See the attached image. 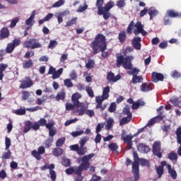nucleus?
Wrapping results in <instances>:
<instances>
[{"mask_svg":"<svg viewBox=\"0 0 181 181\" xmlns=\"http://www.w3.org/2000/svg\"><path fill=\"white\" fill-rule=\"evenodd\" d=\"M94 158V153H90L87 156H84L81 158L82 163L78 167H71L66 170V175H81L84 170H88L90 167V160Z\"/></svg>","mask_w":181,"mask_h":181,"instance_id":"1","label":"nucleus"},{"mask_svg":"<svg viewBox=\"0 0 181 181\" xmlns=\"http://www.w3.org/2000/svg\"><path fill=\"white\" fill-rule=\"evenodd\" d=\"M90 47H92L94 54H97L98 49H100L102 57L104 59L108 57V52H104L107 49V43L105 42V36L103 35H98L95 38V41L90 44Z\"/></svg>","mask_w":181,"mask_h":181,"instance_id":"2","label":"nucleus"},{"mask_svg":"<svg viewBox=\"0 0 181 181\" xmlns=\"http://www.w3.org/2000/svg\"><path fill=\"white\" fill-rule=\"evenodd\" d=\"M134 59L133 56H127L125 58L121 54H117V66L121 67L123 66L124 69L126 70H131L132 69V59Z\"/></svg>","mask_w":181,"mask_h":181,"instance_id":"3","label":"nucleus"},{"mask_svg":"<svg viewBox=\"0 0 181 181\" xmlns=\"http://www.w3.org/2000/svg\"><path fill=\"white\" fill-rule=\"evenodd\" d=\"M135 28L134 33L136 36H138L139 33L142 35V36H146L148 33L144 30V25L141 23V21H137L136 24L134 23V21H132L129 25L127 32V33H132V29Z\"/></svg>","mask_w":181,"mask_h":181,"instance_id":"4","label":"nucleus"},{"mask_svg":"<svg viewBox=\"0 0 181 181\" xmlns=\"http://www.w3.org/2000/svg\"><path fill=\"white\" fill-rule=\"evenodd\" d=\"M133 156L134 158V162L132 163V172L134 176V181L139 180V159L138 158V153H134Z\"/></svg>","mask_w":181,"mask_h":181,"instance_id":"5","label":"nucleus"},{"mask_svg":"<svg viewBox=\"0 0 181 181\" xmlns=\"http://www.w3.org/2000/svg\"><path fill=\"white\" fill-rule=\"evenodd\" d=\"M23 47H26V49H31L33 50V49H39L42 47V44L40 42H37V40L32 38L28 41H25Z\"/></svg>","mask_w":181,"mask_h":181,"instance_id":"6","label":"nucleus"},{"mask_svg":"<svg viewBox=\"0 0 181 181\" xmlns=\"http://www.w3.org/2000/svg\"><path fill=\"white\" fill-rule=\"evenodd\" d=\"M86 110H87V106L83 103H81L79 105H75V108L74 110V114H78L81 117L86 114Z\"/></svg>","mask_w":181,"mask_h":181,"instance_id":"7","label":"nucleus"},{"mask_svg":"<svg viewBox=\"0 0 181 181\" xmlns=\"http://www.w3.org/2000/svg\"><path fill=\"white\" fill-rule=\"evenodd\" d=\"M45 152H46V149L45 148V147L40 146L37 148V151L33 150L31 153V155L33 156H34V158H35V159H37V160H40V159H42V156H40V155H43V153H45Z\"/></svg>","mask_w":181,"mask_h":181,"instance_id":"8","label":"nucleus"},{"mask_svg":"<svg viewBox=\"0 0 181 181\" xmlns=\"http://www.w3.org/2000/svg\"><path fill=\"white\" fill-rule=\"evenodd\" d=\"M21 84L20 85V88L25 90V88H30L33 86V81L30 78H25L21 81Z\"/></svg>","mask_w":181,"mask_h":181,"instance_id":"9","label":"nucleus"},{"mask_svg":"<svg viewBox=\"0 0 181 181\" xmlns=\"http://www.w3.org/2000/svg\"><path fill=\"white\" fill-rule=\"evenodd\" d=\"M153 153L158 158H162V152L160 151V142L156 141L153 144Z\"/></svg>","mask_w":181,"mask_h":181,"instance_id":"10","label":"nucleus"},{"mask_svg":"<svg viewBox=\"0 0 181 181\" xmlns=\"http://www.w3.org/2000/svg\"><path fill=\"white\" fill-rule=\"evenodd\" d=\"M107 78L108 81H112V83H117L118 80H121V76L117 75L116 76H114L112 72H110L107 74Z\"/></svg>","mask_w":181,"mask_h":181,"instance_id":"11","label":"nucleus"},{"mask_svg":"<svg viewBox=\"0 0 181 181\" xmlns=\"http://www.w3.org/2000/svg\"><path fill=\"white\" fill-rule=\"evenodd\" d=\"M36 15V11H33L30 15V16L25 21V25L27 26L32 27L33 26V23H35V16Z\"/></svg>","mask_w":181,"mask_h":181,"instance_id":"12","label":"nucleus"},{"mask_svg":"<svg viewBox=\"0 0 181 181\" xmlns=\"http://www.w3.org/2000/svg\"><path fill=\"white\" fill-rule=\"evenodd\" d=\"M80 98H81V95H80V93H76L72 95L71 100L74 105L76 106L82 104L81 103H80V101H78Z\"/></svg>","mask_w":181,"mask_h":181,"instance_id":"13","label":"nucleus"},{"mask_svg":"<svg viewBox=\"0 0 181 181\" xmlns=\"http://www.w3.org/2000/svg\"><path fill=\"white\" fill-rule=\"evenodd\" d=\"M152 78L154 83H158V81H163V74L153 72L152 74Z\"/></svg>","mask_w":181,"mask_h":181,"instance_id":"14","label":"nucleus"},{"mask_svg":"<svg viewBox=\"0 0 181 181\" xmlns=\"http://www.w3.org/2000/svg\"><path fill=\"white\" fill-rule=\"evenodd\" d=\"M138 151L141 152V153H148V152L151 151V148L149 146L144 144H141L138 146Z\"/></svg>","mask_w":181,"mask_h":181,"instance_id":"15","label":"nucleus"},{"mask_svg":"<svg viewBox=\"0 0 181 181\" xmlns=\"http://www.w3.org/2000/svg\"><path fill=\"white\" fill-rule=\"evenodd\" d=\"M141 39L139 37H134V39L132 41V45L134 49L136 50H141Z\"/></svg>","mask_w":181,"mask_h":181,"instance_id":"16","label":"nucleus"},{"mask_svg":"<svg viewBox=\"0 0 181 181\" xmlns=\"http://www.w3.org/2000/svg\"><path fill=\"white\" fill-rule=\"evenodd\" d=\"M167 169L168 170V173L170 175V177L172 179H177V173H176V170L172 169V165H167Z\"/></svg>","mask_w":181,"mask_h":181,"instance_id":"17","label":"nucleus"},{"mask_svg":"<svg viewBox=\"0 0 181 181\" xmlns=\"http://www.w3.org/2000/svg\"><path fill=\"white\" fill-rule=\"evenodd\" d=\"M95 5L98 9V15H103V11L104 9L103 5H104V0H97Z\"/></svg>","mask_w":181,"mask_h":181,"instance_id":"18","label":"nucleus"},{"mask_svg":"<svg viewBox=\"0 0 181 181\" xmlns=\"http://www.w3.org/2000/svg\"><path fill=\"white\" fill-rule=\"evenodd\" d=\"M9 37V30L6 28H4L1 30L0 40L6 39V37Z\"/></svg>","mask_w":181,"mask_h":181,"instance_id":"19","label":"nucleus"},{"mask_svg":"<svg viewBox=\"0 0 181 181\" xmlns=\"http://www.w3.org/2000/svg\"><path fill=\"white\" fill-rule=\"evenodd\" d=\"M163 117H164V116L158 115L156 117L151 119L146 124V127H151V126L153 125L154 124H156L158 119H160V121H162V119H163Z\"/></svg>","mask_w":181,"mask_h":181,"instance_id":"20","label":"nucleus"},{"mask_svg":"<svg viewBox=\"0 0 181 181\" xmlns=\"http://www.w3.org/2000/svg\"><path fill=\"white\" fill-rule=\"evenodd\" d=\"M140 90L142 93H148V91L152 90V88H151V86L148 83H143L140 86Z\"/></svg>","mask_w":181,"mask_h":181,"instance_id":"21","label":"nucleus"},{"mask_svg":"<svg viewBox=\"0 0 181 181\" xmlns=\"http://www.w3.org/2000/svg\"><path fill=\"white\" fill-rule=\"evenodd\" d=\"M112 125H114V119L112 117H109L106 120L105 129H107V131H110V129L112 128Z\"/></svg>","mask_w":181,"mask_h":181,"instance_id":"22","label":"nucleus"},{"mask_svg":"<svg viewBox=\"0 0 181 181\" xmlns=\"http://www.w3.org/2000/svg\"><path fill=\"white\" fill-rule=\"evenodd\" d=\"M32 66H33V61H32V59L25 60L23 63V69H30Z\"/></svg>","mask_w":181,"mask_h":181,"instance_id":"23","label":"nucleus"},{"mask_svg":"<svg viewBox=\"0 0 181 181\" xmlns=\"http://www.w3.org/2000/svg\"><path fill=\"white\" fill-rule=\"evenodd\" d=\"M110 86H106L104 88L103 91V95L102 97L105 100H108V98L110 97Z\"/></svg>","mask_w":181,"mask_h":181,"instance_id":"24","label":"nucleus"},{"mask_svg":"<svg viewBox=\"0 0 181 181\" xmlns=\"http://www.w3.org/2000/svg\"><path fill=\"white\" fill-rule=\"evenodd\" d=\"M167 15H168L170 18H181V13H176L173 10H170L167 11Z\"/></svg>","mask_w":181,"mask_h":181,"instance_id":"25","label":"nucleus"},{"mask_svg":"<svg viewBox=\"0 0 181 181\" xmlns=\"http://www.w3.org/2000/svg\"><path fill=\"white\" fill-rule=\"evenodd\" d=\"M122 139L124 140V142H125L127 144L132 142V138H134V136H132L131 135H127L125 137V132H122Z\"/></svg>","mask_w":181,"mask_h":181,"instance_id":"26","label":"nucleus"},{"mask_svg":"<svg viewBox=\"0 0 181 181\" xmlns=\"http://www.w3.org/2000/svg\"><path fill=\"white\" fill-rule=\"evenodd\" d=\"M64 98H66V92H64V90L58 93V94L55 97L57 101H60V100H64Z\"/></svg>","mask_w":181,"mask_h":181,"instance_id":"27","label":"nucleus"},{"mask_svg":"<svg viewBox=\"0 0 181 181\" xmlns=\"http://www.w3.org/2000/svg\"><path fill=\"white\" fill-rule=\"evenodd\" d=\"M158 14L159 11L158 10H152V8H150L148 11V15L151 20H152L153 18H155V16H157Z\"/></svg>","mask_w":181,"mask_h":181,"instance_id":"28","label":"nucleus"},{"mask_svg":"<svg viewBox=\"0 0 181 181\" xmlns=\"http://www.w3.org/2000/svg\"><path fill=\"white\" fill-rule=\"evenodd\" d=\"M131 119H132V117L131 116L123 117L119 122V125H125V124L130 122Z\"/></svg>","mask_w":181,"mask_h":181,"instance_id":"29","label":"nucleus"},{"mask_svg":"<svg viewBox=\"0 0 181 181\" xmlns=\"http://www.w3.org/2000/svg\"><path fill=\"white\" fill-rule=\"evenodd\" d=\"M52 153L54 155V156H62V155H63V149L60 148H54L52 151Z\"/></svg>","mask_w":181,"mask_h":181,"instance_id":"30","label":"nucleus"},{"mask_svg":"<svg viewBox=\"0 0 181 181\" xmlns=\"http://www.w3.org/2000/svg\"><path fill=\"white\" fill-rule=\"evenodd\" d=\"M130 110L131 107H129V105H126L123 108V114L124 115H127V117H132V113L131 112V111H129Z\"/></svg>","mask_w":181,"mask_h":181,"instance_id":"31","label":"nucleus"},{"mask_svg":"<svg viewBox=\"0 0 181 181\" xmlns=\"http://www.w3.org/2000/svg\"><path fill=\"white\" fill-rule=\"evenodd\" d=\"M63 74V68H60L59 70L55 71V73L52 75L53 80H56V78H59L60 76Z\"/></svg>","mask_w":181,"mask_h":181,"instance_id":"32","label":"nucleus"},{"mask_svg":"<svg viewBox=\"0 0 181 181\" xmlns=\"http://www.w3.org/2000/svg\"><path fill=\"white\" fill-rule=\"evenodd\" d=\"M78 155H80L81 156H83V155H84V153H87V148L80 146V147H78V151H76Z\"/></svg>","mask_w":181,"mask_h":181,"instance_id":"33","label":"nucleus"},{"mask_svg":"<svg viewBox=\"0 0 181 181\" xmlns=\"http://www.w3.org/2000/svg\"><path fill=\"white\" fill-rule=\"evenodd\" d=\"M31 128H32V122L27 121L25 124L24 133L26 134V132H29Z\"/></svg>","mask_w":181,"mask_h":181,"instance_id":"34","label":"nucleus"},{"mask_svg":"<svg viewBox=\"0 0 181 181\" xmlns=\"http://www.w3.org/2000/svg\"><path fill=\"white\" fill-rule=\"evenodd\" d=\"M65 2L66 0H59V1H57L52 4V8H60V6H63V5H64Z\"/></svg>","mask_w":181,"mask_h":181,"instance_id":"35","label":"nucleus"},{"mask_svg":"<svg viewBox=\"0 0 181 181\" xmlns=\"http://www.w3.org/2000/svg\"><path fill=\"white\" fill-rule=\"evenodd\" d=\"M140 105H145V103L142 101H138L136 103H133V105L132 106V110H138L139 108Z\"/></svg>","mask_w":181,"mask_h":181,"instance_id":"36","label":"nucleus"},{"mask_svg":"<svg viewBox=\"0 0 181 181\" xmlns=\"http://www.w3.org/2000/svg\"><path fill=\"white\" fill-rule=\"evenodd\" d=\"M113 6H114L113 1H109L108 3H107L105 6L103 7V11H105V12H108V11H110V9H111Z\"/></svg>","mask_w":181,"mask_h":181,"instance_id":"37","label":"nucleus"},{"mask_svg":"<svg viewBox=\"0 0 181 181\" xmlns=\"http://www.w3.org/2000/svg\"><path fill=\"white\" fill-rule=\"evenodd\" d=\"M64 16V13H56L54 14V16L57 18L58 23H63V16Z\"/></svg>","mask_w":181,"mask_h":181,"instance_id":"38","label":"nucleus"},{"mask_svg":"<svg viewBox=\"0 0 181 181\" xmlns=\"http://www.w3.org/2000/svg\"><path fill=\"white\" fill-rule=\"evenodd\" d=\"M15 49V46L12 43H9L7 45V47L6 48V53H12L13 50Z\"/></svg>","mask_w":181,"mask_h":181,"instance_id":"39","label":"nucleus"},{"mask_svg":"<svg viewBox=\"0 0 181 181\" xmlns=\"http://www.w3.org/2000/svg\"><path fill=\"white\" fill-rule=\"evenodd\" d=\"M168 159H170V160H177V154L173 151H171L168 154Z\"/></svg>","mask_w":181,"mask_h":181,"instance_id":"40","label":"nucleus"},{"mask_svg":"<svg viewBox=\"0 0 181 181\" xmlns=\"http://www.w3.org/2000/svg\"><path fill=\"white\" fill-rule=\"evenodd\" d=\"M108 148L112 152H115L117 151V149H118V144H117V143H111L108 145Z\"/></svg>","mask_w":181,"mask_h":181,"instance_id":"41","label":"nucleus"},{"mask_svg":"<svg viewBox=\"0 0 181 181\" xmlns=\"http://www.w3.org/2000/svg\"><path fill=\"white\" fill-rule=\"evenodd\" d=\"M12 155V153L11 152V150H7V152H4L3 155L1 156V159H9L11 158V156Z\"/></svg>","mask_w":181,"mask_h":181,"instance_id":"42","label":"nucleus"},{"mask_svg":"<svg viewBox=\"0 0 181 181\" xmlns=\"http://www.w3.org/2000/svg\"><path fill=\"white\" fill-rule=\"evenodd\" d=\"M127 39V34L125 31H122L119 33V42H122Z\"/></svg>","mask_w":181,"mask_h":181,"instance_id":"43","label":"nucleus"},{"mask_svg":"<svg viewBox=\"0 0 181 181\" xmlns=\"http://www.w3.org/2000/svg\"><path fill=\"white\" fill-rule=\"evenodd\" d=\"M76 22H77V17H74V18L66 22V26L69 28V26H72V25H76Z\"/></svg>","mask_w":181,"mask_h":181,"instance_id":"44","label":"nucleus"},{"mask_svg":"<svg viewBox=\"0 0 181 181\" xmlns=\"http://www.w3.org/2000/svg\"><path fill=\"white\" fill-rule=\"evenodd\" d=\"M156 170L158 177H162V175H163V167H156Z\"/></svg>","mask_w":181,"mask_h":181,"instance_id":"45","label":"nucleus"},{"mask_svg":"<svg viewBox=\"0 0 181 181\" xmlns=\"http://www.w3.org/2000/svg\"><path fill=\"white\" fill-rule=\"evenodd\" d=\"M64 86L67 87L68 88H71L73 87V82H71V79L67 78L64 81Z\"/></svg>","mask_w":181,"mask_h":181,"instance_id":"46","label":"nucleus"},{"mask_svg":"<svg viewBox=\"0 0 181 181\" xmlns=\"http://www.w3.org/2000/svg\"><path fill=\"white\" fill-rule=\"evenodd\" d=\"M84 134V131L81 130V131H76V132H72L71 133V136H74V138H76L77 136H80V135H83Z\"/></svg>","mask_w":181,"mask_h":181,"instance_id":"47","label":"nucleus"},{"mask_svg":"<svg viewBox=\"0 0 181 181\" xmlns=\"http://www.w3.org/2000/svg\"><path fill=\"white\" fill-rule=\"evenodd\" d=\"M132 81L133 84H136V83H141V81H142V76H133Z\"/></svg>","mask_w":181,"mask_h":181,"instance_id":"48","label":"nucleus"},{"mask_svg":"<svg viewBox=\"0 0 181 181\" xmlns=\"http://www.w3.org/2000/svg\"><path fill=\"white\" fill-rule=\"evenodd\" d=\"M86 90L89 97H91V98L94 97V91H93V88H91V87L86 86Z\"/></svg>","mask_w":181,"mask_h":181,"instance_id":"49","label":"nucleus"},{"mask_svg":"<svg viewBox=\"0 0 181 181\" xmlns=\"http://www.w3.org/2000/svg\"><path fill=\"white\" fill-rule=\"evenodd\" d=\"M116 110L117 104H115V103H112L108 109L109 112H115Z\"/></svg>","mask_w":181,"mask_h":181,"instance_id":"50","label":"nucleus"},{"mask_svg":"<svg viewBox=\"0 0 181 181\" xmlns=\"http://www.w3.org/2000/svg\"><path fill=\"white\" fill-rule=\"evenodd\" d=\"M94 60L93 59H88V63L86 64V69H93L94 67Z\"/></svg>","mask_w":181,"mask_h":181,"instance_id":"51","label":"nucleus"},{"mask_svg":"<svg viewBox=\"0 0 181 181\" xmlns=\"http://www.w3.org/2000/svg\"><path fill=\"white\" fill-rule=\"evenodd\" d=\"M74 108H76V105H72L71 103L66 104V110L68 111H73L74 112Z\"/></svg>","mask_w":181,"mask_h":181,"instance_id":"52","label":"nucleus"},{"mask_svg":"<svg viewBox=\"0 0 181 181\" xmlns=\"http://www.w3.org/2000/svg\"><path fill=\"white\" fill-rule=\"evenodd\" d=\"M19 17H16V18L13 19L11 22L10 24V28H15V26H16V23H18V22H19Z\"/></svg>","mask_w":181,"mask_h":181,"instance_id":"53","label":"nucleus"},{"mask_svg":"<svg viewBox=\"0 0 181 181\" xmlns=\"http://www.w3.org/2000/svg\"><path fill=\"white\" fill-rule=\"evenodd\" d=\"M88 8V6H87L86 4L83 6H79L78 8L76 10V12L81 13L84 12L87 8Z\"/></svg>","mask_w":181,"mask_h":181,"instance_id":"54","label":"nucleus"},{"mask_svg":"<svg viewBox=\"0 0 181 181\" xmlns=\"http://www.w3.org/2000/svg\"><path fill=\"white\" fill-rule=\"evenodd\" d=\"M57 45V40H51L49 42V44L48 45L49 49H54Z\"/></svg>","mask_w":181,"mask_h":181,"instance_id":"55","label":"nucleus"},{"mask_svg":"<svg viewBox=\"0 0 181 181\" xmlns=\"http://www.w3.org/2000/svg\"><path fill=\"white\" fill-rule=\"evenodd\" d=\"M87 141H88V137H87V136L82 137L79 141L80 146H84V145H86V143L87 142Z\"/></svg>","mask_w":181,"mask_h":181,"instance_id":"56","label":"nucleus"},{"mask_svg":"<svg viewBox=\"0 0 181 181\" xmlns=\"http://www.w3.org/2000/svg\"><path fill=\"white\" fill-rule=\"evenodd\" d=\"M15 114L17 115H25L26 114V110L25 109H18L15 110Z\"/></svg>","mask_w":181,"mask_h":181,"instance_id":"57","label":"nucleus"},{"mask_svg":"<svg viewBox=\"0 0 181 181\" xmlns=\"http://www.w3.org/2000/svg\"><path fill=\"white\" fill-rule=\"evenodd\" d=\"M62 165L64 166H65L66 168H69V166H70V165H71L70 160H69L66 158H64L62 159Z\"/></svg>","mask_w":181,"mask_h":181,"instance_id":"58","label":"nucleus"},{"mask_svg":"<svg viewBox=\"0 0 181 181\" xmlns=\"http://www.w3.org/2000/svg\"><path fill=\"white\" fill-rule=\"evenodd\" d=\"M5 145H6V151H8L9 148L11 147V139L6 137L5 140Z\"/></svg>","mask_w":181,"mask_h":181,"instance_id":"59","label":"nucleus"},{"mask_svg":"<svg viewBox=\"0 0 181 181\" xmlns=\"http://www.w3.org/2000/svg\"><path fill=\"white\" fill-rule=\"evenodd\" d=\"M85 114H86V115H88L90 118H93V117H94L95 115L94 110H86Z\"/></svg>","mask_w":181,"mask_h":181,"instance_id":"60","label":"nucleus"},{"mask_svg":"<svg viewBox=\"0 0 181 181\" xmlns=\"http://www.w3.org/2000/svg\"><path fill=\"white\" fill-rule=\"evenodd\" d=\"M125 5H127V4L124 0H119L117 3V6H118V8H124L125 7Z\"/></svg>","mask_w":181,"mask_h":181,"instance_id":"61","label":"nucleus"},{"mask_svg":"<svg viewBox=\"0 0 181 181\" xmlns=\"http://www.w3.org/2000/svg\"><path fill=\"white\" fill-rule=\"evenodd\" d=\"M69 77L71 80H76V78H77V73H76V71L72 70L69 74Z\"/></svg>","mask_w":181,"mask_h":181,"instance_id":"62","label":"nucleus"},{"mask_svg":"<svg viewBox=\"0 0 181 181\" xmlns=\"http://www.w3.org/2000/svg\"><path fill=\"white\" fill-rule=\"evenodd\" d=\"M129 74H132V76H135L139 73V69L137 68H133L130 72H129Z\"/></svg>","mask_w":181,"mask_h":181,"instance_id":"63","label":"nucleus"},{"mask_svg":"<svg viewBox=\"0 0 181 181\" xmlns=\"http://www.w3.org/2000/svg\"><path fill=\"white\" fill-rule=\"evenodd\" d=\"M29 97H30V93L28 92V91H23V95H22V98L23 100H26L27 98H29Z\"/></svg>","mask_w":181,"mask_h":181,"instance_id":"64","label":"nucleus"}]
</instances>
